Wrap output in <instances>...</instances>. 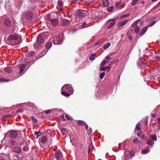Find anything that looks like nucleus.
I'll return each instance as SVG.
<instances>
[{
	"instance_id": "obj_1",
	"label": "nucleus",
	"mask_w": 160,
	"mask_h": 160,
	"mask_svg": "<svg viewBox=\"0 0 160 160\" xmlns=\"http://www.w3.org/2000/svg\"><path fill=\"white\" fill-rule=\"evenodd\" d=\"M73 92V90L69 84L64 85L61 89V94L66 97L69 96L72 94Z\"/></svg>"
},
{
	"instance_id": "obj_2",
	"label": "nucleus",
	"mask_w": 160,
	"mask_h": 160,
	"mask_svg": "<svg viewBox=\"0 0 160 160\" xmlns=\"http://www.w3.org/2000/svg\"><path fill=\"white\" fill-rule=\"evenodd\" d=\"M21 36L18 34H14L9 36L7 39L9 44L11 45H15L16 41L20 38Z\"/></svg>"
},
{
	"instance_id": "obj_3",
	"label": "nucleus",
	"mask_w": 160,
	"mask_h": 160,
	"mask_svg": "<svg viewBox=\"0 0 160 160\" xmlns=\"http://www.w3.org/2000/svg\"><path fill=\"white\" fill-rule=\"evenodd\" d=\"M18 136V133L17 131L14 130H11L8 131L5 135L4 138L2 140L1 142L3 143L4 141L8 139L9 138H15Z\"/></svg>"
},
{
	"instance_id": "obj_4",
	"label": "nucleus",
	"mask_w": 160,
	"mask_h": 160,
	"mask_svg": "<svg viewBox=\"0 0 160 160\" xmlns=\"http://www.w3.org/2000/svg\"><path fill=\"white\" fill-rule=\"evenodd\" d=\"M44 42V40L42 37V35L40 34L37 38V42L34 44L35 48L38 49L40 45Z\"/></svg>"
},
{
	"instance_id": "obj_5",
	"label": "nucleus",
	"mask_w": 160,
	"mask_h": 160,
	"mask_svg": "<svg viewBox=\"0 0 160 160\" xmlns=\"http://www.w3.org/2000/svg\"><path fill=\"white\" fill-rule=\"evenodd\" d=\"M63 35H60L54 37L52 39V42L54 44H60L62 43Z\"/></svg>"
},
{
	"instance_id": "obj_6",
	"label": "nucleus",
	"mask_w": 160,
	"mask_h": 160,
	"mask_svg": "<svg viewBox=\"0 0 160 160\" xmlns=\"http://www.w3.org/2000/svg\"><path fill=\"white\" fill-rule=\"evenodd\" d=\"M139 22V20L135 21L132 24V27L134 29L135 32L136 33H138L140 30V28L138 24Z\"/></svg>"
},
{
	"instance_id": "obj_7",
	"label": "nucleus",
	"mask_w": 160,
	"mask_h": 160,
	"mask_svg": "<svg viewBox=\"0 0 160 160\" xmlns=\"http://www.w3.org/2000/svg\"><path fill=\"white\" fill-rule=\"evenodd\" d=\"M137 66L138 68L141 69L144 68L146 67L144 62L141 59H138L137 62Z\"/></svg>"
},
{
	"instance_id": "obj_8",
	"label": "nucleus",
	"mask_w": 160,
	"mask_h": 160,
	"mask_svg": "<svg viewBox=\"0 0 160 160\" xmlns=\"http://www.w3.org/2000/svg\"><path fill=\"white\" fill-rule=\"evenodd\" d=\"M85 11H82L81 10H78L77 12L75 17L79 19L81 18H82L84 16L85 14L84 12Z\"/></svg>"
},
{
	"instance_id": "obj_9",
	"label": "nucleus",
	"mask_w": 160,
	"mask_h": 160,
	"mask_svg": "<svg viewBox=\"0 0 160 160\" xmlns=\"http://www.w3.org/2000/svg\"><path fill=\"white\" fill-rule=\"evenodd\" d=\"M77 122L78 124H79L81 125H82L83 126H84L86 130L88 131V133L89 134L90 133L92 132V130L90 128L88 130V125L85 123H84L81 120H78L77 121Z\"/></svg>"
},
{
	"instance_id": "obj_10",
	"label": "nucleus",
	"mask_w": 160,
	"mask_h": 160,
	"mask_svg": "<svg viewBox=\"0 0 160 160\" xmlns=\"http://www.w3.org/2000/svg\"><path fill=\"white\" fill-rule=\"evenodd\" d=\"M55 155V158L57 160L60 159L62 157L61 152L58 150L56 152Z\"/></svg>"
},
{
	"instance_id": "obj_11",
	"label": "nucleus",
	"mask_w": 160,
	"mask_h": 160,
	"mask_svg": "<svg viewBox=\"0 0 160 160\" xmlns=\"http://www.w3.org/2000/svg\"><path fill=\"white\" fill-rule=\"evenodd\" d=\"M69 23V21L68 19L63 18L61 21L62 24L63 26H66Z\"/></svg>"
},
{
	"instance_id": "obj_12",
	"label": "nucleus",
	"mask_w": 160,
	"mask_h": 160,
	"mask_svg": "<svg viewBox=\"0 0 160 160\" xmlns=\"http://www.w3.org/2000/svg\"><path fill=\"white\" fill-rule=\"evenodd\" d=\"M13 151L17 153H20L22 152V149L20 147L17 146L15 147L13 149Z\"/></svg>"
},
{
	"instance_id": "obj_13",
	"label": "nucleus",
	"mask_w": 160,
	"mask_h": 160,
	"mask_svg": "<svg viewBox=\"0 0 160 160\" xmlns=\"http://www.w3.org/2000/svg\"><path fill=\"white\" fill-rule=\"evenodd\" d=\"M150 148L148 146L146 147V148L144 150L142 149V154H146L149 152Z\"/></svg>"
},
{
	"instance_id": "obj_14",
	"label": "nucleus",
	"mask_w": 160,
	"mask_h": 160,
	"mask_svg": "<svg viewBox=\"0 0 160 160\" xmlns=\"http://www.w3.org/2000/svg\"><path fill=\"white\" fill-rule=\"evenodd\" d=\"M5 25L7 27H10L11 25V21L9 19H8L6 20L4 22Z\"/></svg>"
},
{
	"instance_id": "obj_15",
	"label": "nucleus",
	"mask_w": 160,
	"mask_h": 160,
	"mask_svg": "<svg viewBox=\"0 0 160 160\" xmlns=\"http://www.w3.org/2000/svg\"><path fill=\"white\" fill-rule=\"evenodd\" d=\"M25 65L24 64H22L19 66V68L20 69L19 73L21 74L23 72V70L24 68Z\"/></svg>"
},
{
	"instance_id": "obj_16",
	"label": "nucleus",
	"mask_w": 160,
	"mask_h": 160,
	"mask_svg": "<svg viewBox=\"0 0 160 160\" xmlns=\"http://www.w3.org/2000/svg\"><path fill=\"white\" fill-rule=\"evenodd\" d=\"M128 20L126 19L118 22V25L119 27H122L125 25L128 22Z\"/></svg>"
},
{
	"instance_id": "obj_17",
	"label": "nucleus",
	"mask_w": 160,
	"mask_h": 160,
	"mask_svg": "<svg viewBox=\"0 0 160 160\" xmlns=\"http://www.w3.org/2000/svg\"><path fill=\"white\" fill-rule=\"evenodd\" d=\"M2 158L0 160H9L8 155L5 154L4 153L2 154Z\"/></svg>"
},
{
	"instance_id": "obj_18",
	"label": "nucleus",
	"mask_w": 160,
	"mask_h": 160,
	"mask_svg": "<svg viewBox=\"0 0 160 160\" xmlns=\"http://www.w3.org/2000/svg\"><path fill=\"white\" fill-rule=\"evenodd\" d=\"M32 13L31 12H28L25 15V18L27 19L31 18L32 17Z\"/></svg>"
},
{
	"instance_id": "obj_19",
	"label": "nucleus",
	"mask_w": 160,
	"mask_h": 160,
	"mask_svg": "<svg viewBox=\"0 0 160 160\" xmlns=\"http://www.w3.org/2000/svg\"><path fill=\"white\" fill-rule=\"evenodd\" d=\"M51 22L54 26H56L58 23V20L56 19H51Z\"/></svg>"
},
{
	"instance_id": "obj_20",
	"label": "nucleus",
	"mask_w": 160,
	"mask_h": 160,
	"mask_svg": "<svg viewBox=\"0 0 160 160\" xmlns=\"http://www.w3.org/2000/svg\"><path fill=\"white\" fill-rule=\"evenodd\" d=\"M148 28L147 27H144L143 28L140 32V36H142L143 34L145 33L147 30Z\"/></svg>"
},
{
	"instance_id": "obj_21",
	"label": "nucleus",
	"mask_w": 160,
	"mask_h": 160,
	"mask_svg": "<svg viewBox=\"0 0 160 160\" xmlns=\"http://www.w3.org/2000/svg\"><path fill=\"white\" fill-rule=\"evenodd\" d=\"M132 142L133 143H135L138 146L140 145L141 144V142L138 139H134L132 141Z\"/></svg>"
},
{
	"instance_id": "obj_22",
	"label": "nucleus",
	"mask_w": 160,
	"mask_h": 160,
	"mask_svg": "<svg viewBox=\"0 0 160 160\" xmlns=\"http://www.w3.org/2000/svg\"><path fill=\"white\" fill-rule=\"evenodd\" d=\"M27 106L29 108H31L33 110L34 109H36V107L33 104H28Z\"/></svg>"
},
{
	"instance_id": "obj_23",
	"label": "nucleus",
	"mask_w": 160,
	"mask_h": 160,
	"mask_svg": "<svg viewBox=\"0 0 160 160\" xmlns=\"http://www.w3.org/2000/svg\"><path fill=\"white\" fill-rule=\"evenodd\" d=\"M34 54V52L33 51H30L26 54V56L28 57H30L33 56Z\"/></svg>"
},
{
	"instance_id": "obj_24",
	"label": "nucleus",
	"mask_w": 160,
	"mask_h": 160,
	"mask_svg": "<svg viewBox=\"0 0 160 160\" xmlns=\"http://www.w3.org/2000/svg\"><path fill=\"white\" fill-rule=\"evenodd\" d=\"M47 140V138L46 137L44 136L42 138L41 140V142L42 143H45Z\"/></svg>"
},
{
	"instance_id": "obj_25",
	"label": "nucleus",
	"mask_w": 160,
	"mask_h": 160,
	"mask_svg": "<svg viewBox=\"0 0 160 160\" xmlns=\"http://www.w3.org/2000/svg\"><path fill=\"white\" fill-rule=\"evenodd\" d=\"M106 69H108V70H110V68L109 66L107 67H101L100 68V70L101 71H105Z\"/></svg>"
},
{
	"instance_id": "obj_26",
	"label": "nucleus",
	"mask_w": 160,
	"mask_h": 160,
	"mask_svg": "<svg viewBox=\"0 0 160 160\" xmlns=\"http://www.w3.org/2000/svg\"><path fill=\"white\" fill-rule=\"evenodd\" d=\"M4 70L6 72H7L8 73H10L12 71L11 68L10 67H8L5 68H4Z\"/></svg>"
},
{
	"instance_id": "obj_27",
	"label": "nucleus",
	"mask_w": 160,
	"mask_h": 160,
	"mask_svg": "<svg viewBox=\"0 0 160 160\" xmlns=\"http://www.w3.org/2000/svg\"><path fill=\"white\" fill-rule=\"evenodd\" d=\"M147 143L151 145H152L154 144V142L150 139H148L146 141Z\"/></svg>"
},
{
	"instance_id": "obj_28",
	"label": "nucleus",
	"mask_w": 160,
	"mask_h": 160,
	"mask_svg": "<svg viewBox=\"0 0 160 160\" xmlns=\"http://www.w3.org/2000/svg\"><path fill=\"white\" fill-rule=\"evenodd\" d=\"M109 5L108 2V0H104L103 2V5L105 7H107Z\"/></svg>"
},
{
	"instance_id": "obj_29",
	"label": "nucleus",
	"mask_w": 160,
	"mask_h": 160,
	"mask_svg": "<svg viewBox=\"0 0 160 160\" xmlns=\"http://www.w3.org/2000/svg\"><path fill=\"white\" fill-rule=\"evenodd\" d=\"M115 22L113 21L108 26V28L109 29L111 28L115 25Z\"/></svg>"
},
{
	"instance_id": "obj_30",
	"label": "nucleus",
	"mask_w": 160,
	"mask_h": 160,
	"mask_svg": "<svg viewBox=\"0 0 160 160\" xmlns=\"http://www.w3.org/2000/svg\"><path fill=\"white\" fill-rule=\"evenodd\" d=\"M95 55L94 53L92 54L89 57V59L90 60L93 61L95 59Z\"/></svg>"
},
{
	"instance_id": "obj_31",
	"label": "nucleus",
	"mask_w": 160,
	"mask_h": 160,
	"mask_svg": "<svg viewBox=\"0 0 160 160\" xmlns=\"http://www.w3.org/2000/svg\"><path fill=\"white\" fill-rule=\"evenodd\" d=\"M85 24L86 22H84L82 24H79L78 26L80 28L82 29L85 27Z\"/></svg>"
},
{
	"instance_id": "obj_32",
	"label": "nucleus",
	"mask_w": 160,
	"mask_h": 160,
	"mask_svg": "<svg viewBox=\"0 0 160 160\" xmlns=\"http://www.w3.org/2000/svg\"><path fill=\"white\" fill-rule=\"evenodd\" d=\"M140 124L138 123L137 124L136 127V130L137 131H138L141 129V128L140 127Z\"/></svg>"
},
{
	"instance_id": "obj_33",
	"label": "nucleus",
	"mask_w": 160,
	"mask_h": 160,
	"mask_svg": "<svg viewBox=\"0 0 160 160\" xmlns=\"http://www.w3.org/2000/svg\"><path fill=\"white\" fill-rule=\"evenodd\" d=\"M110 45L111 44L110 43H108L103 45V48L104 49H106L110 46Z\"/></svg>"
},
{
	"instance_id": "obj_34",
	"label": "nucleus",
	"mask_w": 160,
	"mask_h": 160,
	"mask_svg": "<svg viewBox=\"0 0 160 160\" xmlns=\"http://www.w3.org/2000/svg\"><path fill=\"white\" fill-rule=\"evenodd\" d=\"M52 45V43L51 42L48 43L46 45V48H49L51 47Z\"/></svg>"
},
{
	"instance_id": "obj_35",
	"label": "nucleus",
	"mask_w": 160,
	"mask_h": 160,
	"mask_svg": "<svg viewBox=\"0 0 160 160\" xmlns=\"http://www.w3.org/2000/svg\"><path fill=\"white\" fill-rule=\"evenodd\" d=\"M105 75V72H102L100 74L99 77L101 79H102Z\"/></svg>"
},
{
	"instance_id": "obj_36",
	"label": "nucleus",
	"mask_w": 160,
	"mask_h": 160,
	"mask_svg": "<svg viewBox=\"0 0 160 160\" xmlns=\"http://www.w3.org/2000/svg\"><path fill=\"white\" fill-rule=\"evenodd\" d=\"M9 81L3 78H0V82H7Z\"/></svg>"
},
{
	"instance_id": "obj_37",
	"label": "nucleus",
	"mask_w": 160,
	"mask_h": 160,
	"mask_svg": "<svg viewBox=\"0 0 160 160\" xmlns=\"http://www.w3.org/2000/svg\"><path fill=\"white\" fill-rule=\"evenodd\" d=\"M107 11L108 12H110L113 10V7L110 6L109 7H108L107 8Z\"/></svg>"
},
{
	"instance_id": "obj_38",
	"label": "nucleus",
	"mask_w": 160,
	"mask_h": 160,
	"mask_svg": "<svg viewBox=\"0 0 160 160\" xmlns=\"http://www.w3.org/2000/svg\"><path fill=\"white\" fill-rule=\"evenodd\" d=\"M31 118L34 122H36L37 121V119L33 116H32Z\"/></svg>"
},
{
	"instance_id": "obj_39",
	"label": "nucleus",
	"mask_w": 160,
	"mask_h": 160,
	"mask_svg": "<svg viewBox=\"0 0 160 160\" xmlns=\"http://www.w3.org/2000/svg\"><path fill=\"white\" fill-rule=\"evenodd\" d=\"M152 140L156 141L157 140V137L155 135H153L152 137Z\"/></svg>"
},
{
	"instance_id": "obj_40",
	"label": "nucleus",
	"mask_w": 160,
	"mask_h": 160,
	"mask_svg": "<svg viewBox=\"0 0 160 160\" xmlns=\"http://www.w3.org/2000/svg\"><path fill=\"white\" fill-rule=\"evenodd\" d=\"M58 4L59 6H63V2L62 1L59 0L58 1Z\"/></svg>"
},
{
	"instance_id": "obj_41",
	"label": "nucleus",
	"mask_w": 160,
	"mask_h": 160,
	"mask_svg": "<svg viewBox=\"0 0 160 160\" xmlns=\"http://www.w3.org/2000/svg\"><path fill=\"white\" fill-rule=\"evenodd\" d=\"M138 1V0H132V4L133 6L134 5L136 4Z\"/></svg>"
},
{
	"instance_id": "obj_42",
	"label": "nucleus",
	"mask_w": 160,
	"mask_h": 160,
	"mask_svg": "<svg viewBox=\"0 0 160 160\" xmlns=\"http://www.w3.org/2000/svg\"><path fill=\"white\" fill-rule=\"evenodd\" d=\"M106 62V61L105 60H103L101 62V67L104 66Z\"/></svg>"
},
{
	"instance_id": "obj_43",
	"label": "nucleus",
	"mask_w": 160,
	"mask_h": 160,
	"mask_svg": "<svg viewBox=\"0 0 160 160\" xmlns=\"http://www.w3.org/2000/svg\"><path fill=\"white\" fill-rule=\"evenodd\" d=\"M60 131L62 133H65L66 130L64 128H61L60 129Z\"/></svg>"
},
{
	"instance_id": "obj_44",
	"label": "nucleus",
	"mask_w": 160,
	"mask_h": 160,
	"mask_svg": "<svg viewBox=\"0 0 160 160\" xmlns=\"http://www.w3.org/2000/svg\"><path fill=\"white\" fill-rule=\"evenodd\" d=\"M35 133L37 135V137H38L41 135V133L40 132H35Z\"/></svg>"
},
{
	"instance_id": "obj_45",
	"label": "nucleus",
	"mask_w": 160,
	"mask_h": 160,
	"mask_svg": "<svg viewBox=\"0 0 160 160\" xmlns=\"http://www.w3.org/2000/svg\"><path fill=\"white\" fill-rule=\"evenodd\" d=\"M155 23H156V21H153L152 22H150V26H152L153 25H154V24H155Z\"/></svg>"
},
{
	"instance_id": "obj_46",
	"label": "nucleus",
	"mask_w": 160,
	"mask_h": 160,
	"mask_svg": "<svg viewBox=\"0 0 160 160\" xmlns=\"http://www.w3.org/2000/svg\"><path fill=\"white\" fill-rule=\"evenodd\" d=\"M23 110L24 109H22V108H20V109H18V111H17V112H22L23 111Z\"/></svg>"
},
{
	"instance_id": "obj_47",
	"label": "nucleus",
	"mask_w": 160,
	"mask_h": 160,
	"mask_svg": "<svg viewBox=\"0 0 160 160\" xmlns=\"http://www.w3.org/2000/svg\"><path fill=\"white\" fill-rule=\"evenodd\" d=\"M60 118L63 121L65 120L64 115H61L60 116Z\"/></svg>"
},
{
	"instance_id": "obj_48",
	"label": "nucleus",
	"mask_w": 160,
	"mask_h": 160,
	"mask_svg": "<svg viewBox=\"0 0 160 160\" xmlns=\"http://www.w3.org/2000/svg\"><path fill=\"white\" fill-rule=\"evenodd\" d=\"M141 132H139L137 133V135L138 137H140L141 136Z\"/></svg>"
},
{
	"instance_id": "obj_49",
	"label": "nucleus",
	"mask_w": 160,
	"mask_h": 160,
	"mask_svg": "<svg viewBox=\"0 0 160 160\" xmlns=\"http://www.w3.org/2000/svg\"><path fill=\"white\" fill-rule=\"evenodd\" d=\"M50 112V110H48L45 111V113L46 114H47L49 112Z\"/></svg>"
},
{
	"instance_id": "obj_50",
	"label": "nucleus",
	"mask_w": 160,
	"mask_h": 160,
	"mask_svg": "<svg viewBox=\"0 0 160 160\" xmlns=\"http://www.w3.org/2000/svg\"><path fill=\"white\" fill-rule=\"evenodd\" d=\"M105 58L108 61L110 60H111L110 58H109V57L108 56H106L105 57Z\"/></svg>"
},
{
	"instance_id": "obj_51",
	"label": "nucleus",
	"mask_w": 160,
	"mask_h": 160,
	"mask_svg": "<svg viewBox=\"0 0 160 160\" xmlns=\"http://www.w3.org/2000/svg\"><path fill=\"white\" fill-rule=\"evenodd\" d=\"M156 58L160 62V57L158 56H157Z\"/></svg>"
},
{
	"instance_id": "obj_52",
	"label": "nucleus",
	"mask_w": 160,
	"mask_h": 160,
	"mask_svg": "<svg viewBox=\"0 0 160 160\" xmlns=\"http://www.w3.org/2000/svg\"><path fill=\"white\" fill-rule=\"evenodd\" d=\"M65 118L68 120H70V118L67 115H65Z\"/></svg>"
},
{
	"instance_id": "obj_53",
	"label": "nucleus",
	"mask_w": 160,
	"mask_h": 160,
	"mask_svg": "<svg viewBox=\"0 0 160 160\" xmlns=\"http://www.w3.org/2000/svg\"><path fill=\"white\" fill-rule=\"evenodd\" d=\"M77 30L75 29H74L72 31H71L72 32H74L76 31Z\"/></svg>"
},
{
	"instance_id": "obj_54",
	"label": "nucleus",
	"mask_w": 160,
	"mask_h": 160,
	"mask_svg": "<svg viewBox=\"0 0 160 160\" xmlns=\"http://www.w3.org/2000/svg\"><path fill=\"white\" fill-rule=\"evenodd\" d=\"M129 14H126L125 15H124L123 16V17H128V16H129Z\"/></svg>"
},
{
	"instance_id": "obj_55",
	"label": "nucleus",
	"mask_w": 160,
	"mask_h": 160,
	"mask_svg": "<svg viewBox=\"0 0 160 160\" xmlns=\"http://www.w3.org/2000/svg\"><path fill=\"white\" fill-rule=\"evenodd\" d=\"M88 153H89L90 151H91V149H90V148L89 147L88 149Z\"/></svg>"
},
{
	"instance_id": "obj_56",
	"label": "nucleus",
	"mask_w": 160,
	"mask_h": 160,
	"mask_svg": "<svg viewBox=\"0 0 160 160\" xmlns=\"http://www.w3.org/2000/svg\"><path fill=\"white\" fill-rule=\"evenodd\" d=\"M128 38L130 39V40H132V38L131 36H129Z\"/></svg>"
},
{
	"instance_id": "obj_57",
	"label": "nucleus",
	"mask_w": 160,
	"mask_h": 160,
	"mask_svg": "<svg viewBox=\"0 0 160 160\" xmlns=\"http://www.w3.org/2000/svg\"><path fill=\"white\" fill-rule=\"evenodd\" d=\"M152 118H154L155 116V115L154 114H152Z\"/></svg>"
},
{
	"instance_id": "obj_58",
	"label": "nucleus",
	"mask_w": 160,
	"mask_h": 160,
	"mask_svg": "<svg viewBox=\"0 0 160 160\" xmlns=\"http://www.w3.org/2000/svg\"><path fill=\"white\" fill-rule=\"evenodd\" d=\"M145 123L146 124H147L148 123V120L147 119L145 121Z\"/></svg>"
},
{
	"instance_id": "obj_59",
	"label": "nucleus",
	"mask_w": 160,
	"mask_h": 160,
	"mask_svg": "<svg viewBox=\"0 0 160 160\" xmlns=\"http://www.w3.org/2000/svg\"><path fill=\"white\" fill-rule=\"evenodd\" d=\"M140 137L141 139H143L144 138V136L143 135L141 136Z\"/></svg>"
},
{
	"instance_id": "obj_60",
	"label": "nucleus",
	"mask_w": 160,
	"mask_h": 160,
	"mask_svg": "<svg viewBox=\"0 0 160 160\" xmlns=\"http://www.w3.org/2000/svg\"><path fill=\"white\" fill-rule=\"evenodd\" d=\"M158 122H160V118H158Z\"/></svg>"
},
{
	"instance_id": "obj_61",
	"label": "nucleus",
	"mask_w": 160,
	"mask_h": 160,
	"mask_svg": "<svg viewBox=\"0 0 160 160\" xmlns=\"http://www.w3.org/2000/svg\"><path fill=\"white\" fill-rule=\"evenodd\" d=\"M12 145H14V141H12Z\"/></svg>"
},
{
	"instance_id": "obj_62",
	"label": "nucleus",
	"mask_w": 160,
	"mask_h": 160,
	"mask_svg": "<svg viewBox=\"0 0 160 160\" xmlns=\"http://www.w3.org/2000/svg\"><path fill=\"white\" fill-rule=\"evenodd\" d=\"M16 157H17V158H18L19 155H16Z\"/></svg>"
},
{
	"instance_id": "obj_63",
	"label": "nucleus",
	"mask_w": 160,
	"mask_h": 160,
	"mask_svg": "<svg viewBox=\"0 0 160 160\" xmlns=\"http://www.w3.org/2000/svg\"><path fill=\"white\" fill-rule=\"evenodd\" d=\"M130 30L132 32L133 31V29H131Z\"/></svg>"
},
{
	"instance_id": "obj_64",
	"label": "nucleus",
	"mask_w": 160,
	"mask_h": 160,
	"mask_svg": "<svg viewBox=\"0 0 160 160\" xmlns=\"http://www.w3.org/2000/svg\"><path fill=\"white\" fill-rule=\"evenodd\" d=\"M131 151L130 152V154H131Z\"/></svg>"
}]
</instances>
